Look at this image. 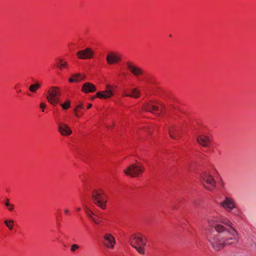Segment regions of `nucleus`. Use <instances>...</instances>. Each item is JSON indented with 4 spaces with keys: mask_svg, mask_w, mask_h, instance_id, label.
I'll use <instances>...</instances> for the list:
<instances>
[{
    "mask_svg": "<svg viewBox=\"0 0 256 256\" xmlns=\"http://www.w3.org/2000/svg\"><path fill=\"white\" fill-rule=\"evenodd\" d=\"M210 228L206 230V236L212 248L219 250L226 245L237 242L238 236L237 231L232 226L228 220L217 216H210L207 219Z\"/></svg>",
    "mask_w": 256,
    "mask_h": 256,
    "instance_id": "1",
    "label": "nucleus"
},
{
    "mask_svg": "<svg viewBox=\"0 0 256 256\" xmlns=\"http://www.w3.org/2000/svg\"><path fill=\"white\" fill-rule=\"evenodd\" d=\"M129 242L140 254H144V248L146 245V242L140 234L131 235L129 239Z\"/></svg>",
    "mask_w": 256,
    "mask_h": 256,
    "instance_id": "2",
    "label": "nucleus"
},
{
    "mask_svg": "<svg viewBox=\"0 0 256 256\" xmlns=\"http://www.w3.org/2000/svg\"><path fill=\"white\" fill-rule=\"evenodd\" d=\"M60 96V89L58 87L52 86L48 91L46 98L49 102L56 106L59 102Z\"/></svg>",
    "mask_w": 256,
    "mask_h": 256,
    "instance_id": "3",
    "label": "nucleus"
},
{
    "mask_svg": "<svg viewBox=\"0 0 256 256\" xmlns=\"http://www.w3.org/2000/svg\"><path fill=\"white\" fill-rule=\"evenodd\" d=\"M92 198L93 202L97 206L102 209L106 208L107 200L101 190H94L92 194Z\"/></svg>",
    "mask_w": 256,
    "mask_h": 256,
    "instance_id": "4",
    "label": "nucleus"
},
{
    "mask_svg": "<svg viewBox=\"0 0 256 256\" xmlns=\"http://www.w3.org/2000/svg\"><path fill=\"white\" fill-rule=\"evenodd\" d=\"M200 180L204 187L212 190L215 187L216 182L212 176L208 172H204L200 176Z\"/></svg>",
    "mask_w": 256,
    "mask_h": 256,
    "instance_id": "5",
    "label": "nucleus"
},
{
    "mask_svg": "<svg viewBox=\"0 0 256 256\" xmlns=\"http://www.w3.org/2000/svg\"><path fill=\"white\" fill-rule=\"evenodd\" d=\"M144 170V167L142 165L137 166L136 164H132L126 168L124 172V173L132 177H136L142 172Z\"/></svg>",
    "mask_w": 256,
    "mask_h": 256,
    "instance_id": "6",
    "label": "nucleus"
},
{
    "mask_svg": "<svg viewBox=\"0 0 256 256\" xmlns=\"http://www.w3.org/2000/svg\"><path fill=\"white\" fill-rule=\"evenodd\" d=\"M106 90L104 91L98 92L96 93V96L100 98L106 99L112 97L114 95V92L116 88V86L106 85Z\"/></svg>",
    "mask_w": 256,
    "mask_h": 256,
    "instance_id": "7",
    "label": "nucleus"
},
{
    "mask_svg": "<svg viewBox=\"0 0 256 256\" xmlns=\"http://www.w3.org/2000/svg\"><path fill=\"white\" fill-rule=\"evenodd\" d=\"M106 60L108 64H112L119 62L121 60V56L118 52H112L108 54Z\"/></svg>",
    "mask_w": 256,
    "mask_h": 256,
    "instance_id": "8",
    "label": "nucleus"
},
{
    "mask_svg": "<svg viewBox=\"0 0 256 256\" xmlns=\"http://www.w3.org/2000/svg\"><path fill=\"white\" fill-rule=\"evenodd\" d=\"M94 54V51L90 48H87L84 50H79L76 52V56L80 59H90Z\"/></svg>",
    "mask_w": 256,
    "mask_h": 256,
    "instance_id": "9",
    "label": "nucleus"
},
{
    "mask_svg": "<svg viewBox=\"0 0 256 256\" xmlns=\"http://www.w3.org/2000/svg\"><path fill=\"white\" fill-rule=\"evenodd\" d=\"M220 204L228 212H232L236 208V204L234 201L229 197H226L224 200L221 202Z\"/></svg>",
    "mask_w": 256,
    "mask_h": 256,
    "instance_id": "10",
    "label": "nucleus"
},
{
    "mask_svg": "<svg viewBox=\"0 0 256 256\" xmlns=\"http://www.w3.org/2000/svg\"><path fill=\"white\" fill-rule=\"evenodd\" d=\"M102 243L107 248H113L116 243L114 238L110 234H106L104 236Z\"/></svg>",
    "mask_w": 256,
    "mask_h": 256,
    "instance_id": "11",
    "label": "nucleus"
},
{
    "mask_svg": "<svg viewBox=\"0 0 256 256\" xmlns=\"http://www.w3.org/2000/svg\"><path fill=\"white\" fill-rule=\"evenodd\" d=\"M140 90L137 88H132L130 90H124L122 94L123 96H128L133 98H138L140 96Z\"/></svg>",
    "mask_w": 256,
    "mask_h": 256,
    "instance_id": "12",
    "label": "nucleus"
},
{
    "mask_svg": "<svg viewBox=\"0 0 256 256\" xmlns=\"http://www.w3.org/2000/svg\"><path fill=\"white\" fill-rule=\"evenodd\" d=\"M58 124V130L62 136H68L72 133L70 128L66 124L60 122Z\"/></svg>",
    "mask_w": 256,
    "mask_h": 256,
    "instance_id": "13",
    "label": "nucleus"
},
{
    "mask_svg": "<svg viewBox=\"0 0 256 256\" xmlns=\"http://www.w3.org/2000/svg\"><path fill=\"white\" fill-rule=\"evenodd\" d=\"M126 64L128 68L134 75L138 76L143 74V70L140 68L132 64L130 62H127Z\"/></svg>",
    "mask_w": 256,
    "mask_h": 256,
    "instance_id": "14",
    "label": "nucleus"
},
{
    "mask_svg": "<svg viewBox=\"0 0 256 256\" xmlns=\"http://www.w3.org/2000/svg\"><path fill=\"white\" fill-rule=\"evenodd\" d=\"M198 142L204 147L208 148L210 146V138L205 135H200L196 138Z\"/></svg>",
    "mask_w": 256,
    "mask_h": 256,
    "instance_id": "15",
    "label": "nucleus"
},
{
    "mask_svg": "<svg viewBox=\"0 0 256 256\" xmlns=\"http://www.w3.org/2000/svg\"><path fill=\"white\" fill-rule=\"evenodd\" d=\"M144 110L146 112H152L158 116L160 114L158 113H156V112L160 110L159 108L157 106L153 105L150 103L146 104L144 108Z\"/></svg>",
    "mask_w": 256,
    "mask_h": 256,
    "instance_id": "16",
    "label": "nucleus"
},
{
    "mask_svg": "<svg viewBox=\"0 0 256 256\" xmlns=\"http://www.w3.org/2000/svg\"><path fill=\"white\" fill-rule=\"evenodd\" d=\"M82 90L85 93L92 92L96 90V88L90 82H86L82 85Z\"/></svg>",
    "mask_w": 256,
    "mask_h": 256,
    "instance_id": "17",
    "label": "nucleus"
},
{
    "mask_svg": "<svg viewBox=\"0 0 256 256\" xmlns=\"http://www.w3.org/2000/svg\"><path fill=\"white\" fill-rule=\"evenodd\" d=\"M168 132L170 138L176 140L178 136V132H177L176 128L172 126L168 129Z\"/></svg>",
    "mask_w": 256,
    "mask_h": 256,
    "instance_id": "18",
    "label": "nucleus"
},
{
    "mask_svg": "<svg viewBox=\"0 0 256 256\" xmlns=\"http://www.w3.org/2000/svg\"><path fill=\"white\" fill-rule=\"evenodd\" d=\"M41 86V84L36 82L34 84H31L29 87V90L32 92H35Z\"/></svg>",
    "mask_w": 256,
    "mask_h": 256,
    "instance_id": "19",
    "label": "nucleus"
},
{
    "mask_svg": "<svg viewBox=\"0 0 256 256\" xmlns=\"http://www.w3.org/2000/svg\"><path fill=\"white\" fill-rule=\"evenodd\" d=\"M68 66V63L66 62H64L62 59L59 60V62L57 66L60 69L62 70L63 68H66Z\"/></svg>",
    "mask_w": 256,
    "mask_h": 256,
    "instance_id": "20",
    "label": "nucleus"
},
{
    "mask_svg": "<svg viewBox=\"0 0 256 256\" xmlns=\"http://www.w3.org/2000/svg\"><path fill=\"white\" fill-rule=\"evenodd\" d=\"M4 224L9 228L10 230H12L14 224V221L12 220H6L4 222Z\"/></svg>",
    "mask_w": 256,
    "mask_h": 256,
    "instance_id": "21",
    "label": "nucleus"
},
{
    "mask_svg": "<svg viewBox=\"0 0 256 256\" xmlns=\"http://www.w3.org/2000/svg\"><path fill=\"white\" fill-rule=\"evenodd\" d=\"M72 76L75 80L74 82H78L82 80L84 78V76L80 74H72Z\"/></svg>",
    "mask_w": 256,
    "mask_h": 256,
    "instance_id": "22",
    "label": "nucleus"
},
{
    "mask_svg": "<svg viewBox=\"0 0 256 256\" xmlns=\"http://www.w3.org/2000/svg\"><path fill=\"white\" fill-rule=\"evenodd\" d=\"M84 108V104L82 102L79 103L78 104L76 105L75 109L74 110V112H75V115L77 117H79L80 115L78 113V111L80 109H82Z\"/></svg>",
    "mask_w": 256,
    "mask_h": 256,
    "instance_id": "23",
    "label": "nucleus"
},
{
    "mask_svg": "<svg viewBox=\"0 0 256 256\" xmlns=\"http://www.w3.org/2000/svg\"><path fill=\"white\" fill-rule=\"evenodd\" d=\"M5 205L9 210H12L14 208V206L10 203L9 200L8 198L6 199Z\"/></svg>",
    "mask_w": 256,
    "mask_h": 256,
    "instance_id": "24",
    "label": "nucleus"
},
{
    "mask_svg": "<svg viewBox=\"0 0 256 256\" xmlns=\"http://www.w3.org/2000/svg\"><path fill=\"white\" fill-rule=\"evenodd\" d=\"M70 105V100H66L65 103L61 104L60 106L64 110H68Z\"/></svg>",
    "mask_w": 256,
    "mask_h": 256,
    "instance_id": "25",
    "label": "nucleus"
},
{
    "mask_svg": "<svg viewBox=\"0 0 256 256\" xmlns=\"http://www.w3.org/2000/svg\"><path fill=\"white\" fill-rule=\"evenodd\" d=\"M91 214H93V213L91 210H88V212H87V214L94 223L98 224V222H96V220L92 216V215H91Z\"/></svg>",
    "mask_w": 256,
    "mask_h": 256,
    "instance_id": "26",
    "label": "nucleus"
},
{
    "mask_svg": "<svg viewBox=\"0 0 256 256\" xmlns=\"http://www.w3.org/2000/svg\"><path fill=\"white\" fill-rule=\"evenodd\" d=\"M79 248V246L78 245L76 244H74L72 246L70 250L72 252H74L76 250H78Z\"/></svg>",
    "mask_w": 256,
    "mask_h": 256,
    "instance_id": "27",
    "label": "nucleus"
},
{
    "mask_svg": "<svg viewBox=\"0 0 256 256\" xmlns=\"http://www.w3.org/2000/svg\"><path fill=\"white\" fill-rule=\"evenodd\" d=\"M74 80H74V78L72 76L68 79V82H74Z\"/></svg>",
    "mask_w": 256,
    "mask_h": 256,
    "instance_id": "28",
    "label": "nucleus"
},
{
    "mask_svg": "<svg viewBox=\"0 0 256 256\" xmlns=\"http://www.w3.org/2000/svg\"><path fill=\"white\" fill-rule=\"evenodd\" d=\"M40 107L42 109H44L46 107V104L44 102H42L40 104Z\"/></svg>",
    "mask_w": 256,
    "mask_h": 256,
    "instance_id": "29",
    "label": "nucleus"
},
{
    "mask_svg": "<svg viewBox=\"0 0 256 256\" xmlns=\"http://www.w3.org/2000/svg\"><path fill=\"white\" fill-rule=\"evenodd\" d=\"M92 104H89L88 106V109H90V108H91L92 107Z\"/></svg>",
    "mask_w": 256,
    "mask_h": 256,
    "instance_id": "30",
    "label": "nucleus"
},
{
    "mask_svg": "<svg viewBox=\"0 0 256 256\" xmlns=\"http://www.w3.org/2000/svg\"><path fill=\"white\" fill-rule=\"evenodd\" d=\"M64 212L66 214H68V213L69 211L68 209H66V210H64Z\"/></svg>",
    "mask_w": 256,
    "mask_h": 256,
    "instance_id": "31",
    "label": "nucleus"
},
{
    "mask_svg": "<svg viewBox=\"0 0 256 256\" xmlns=\"http://www.w3.org/2000/svg\"><path fill=\"white\" fill-rule=\"evenodd\" d=\"M238 210H236V211H234V214H236H236H238Z\"/></svg>",
    "mask_w": 256,
    "mask_h": 256,
    "instance_id": "32",
    "label": "nucleus"
},
{
    "mask_svg": "<svg viewBox=\"0 0 256 256\" xmlns=\"http://www.w3.org/2000/svg\"><path fill=\"white\" fill-rule=\"evenodd\" d=\"M81 210V208H78V210L80 211Z\"/></svg>",
    "mask_w": 256,
    "mask_h": 256,
    "instance_id": "33",
    "label": "nucleus"
},
{
    "mask_svg": "<svg viewBox=\"0 0 256 256\" xmlns=\"http://www.w3.org/2000/svg\"><path fill=\"white\" fill-rule=\"evenodd\" d=\"M96 222H98V224L100 222V221H99V220H98V221L96 220Z\"/></svg>",
    "mask_w": 256,
    "mask_h": 256,
    "instance_id": "34",
    "label": "nucleus"
}]
</instances>
